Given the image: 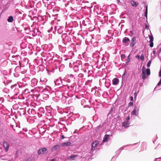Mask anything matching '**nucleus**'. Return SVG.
Listing matches in <instances>:
<instances>
[{"instance_id":"nucleus-1","label":"nucleus","mask_w":161,"mask_h":161,"mask_svg":"<svg viewBox=\"0 0 161 161\" xmlns=\"http://www.w3.org/2000/svg\"><path fill=\"white\" fill-rule=\"evenodd\" d=\"M54 53L52 52L51 53V57L54 58V62L55 63H52V61H51V69L52 68L53 69V70L54 71L55 69H57L58 68L59 69V67L58 66H57L56 63H58V61H56V59L55 58V57H54L55 55ZM53 59H52L51 58V61H53Z\"/></svg>"},{"instance_id":"nucleus-2","label":"nucleus","mask_w":161,"mask_h":161,"mask_svg":"<svg viewBox=\"0 0 161 161\" xmlns=\"http://www.w3.org/2000/svg\"><path fill=\"white\" fill-rule=\"evenodd\" d=\"M139 108V106L135 105L134 106L133 110L131 113V114L132 115H135L136 116H138Z\"/></svg>"},{"instance_id":"nucleus-3","label":"nucleus","mask_w":161,"mask_h":161,"mask_svg":"<svg viewBox=\"0 0 161 161\" xmlns=\"http://www.w3.org/2000/svg\"><path fill=\"white\" fill-rule=\"evenodd\" d=\"M79 158V156L78 155L73 154L68 157L67 158V160L69 161H71L73 160H76Z\"/></svg>"},{"instance_id":"nucleus-4","label":"nucleus","mask_w":161,"mask_h":161,"mask_svg":"<svg viewBox=\"0 0 161 161\" xmlns=\"http://www.w3.org/2000/svg\"><path fill=\"white\" fill-rule=\"evenodd\" d=\"M47 149L45 147H42L40 148L37 151L39 155L45 154L48 152Z\"/></svg>"},{"instance_id":"nucleus-5","label":"nucleus","mask_w":161,"mask_h":161,"mask_svg":"<svg viewBox=\"0 0 161 161\" xmlns=\"http://www.w3.org/2000/svg\"><path fill=\"white\" fill-rule=\"evenodd\" d=\"M53 14L52 15V17H54L53 18L55 19L57 17L58 15V13L59 11V9L56 7L53 8Z\"/></svg>"},{"instance_id":"nucleus-6","label":"nucleus","mask_w":161,"mask_h":161,"mask_svg":"<svg viewBox=\"0 0 161 161\" xmlns=\"http://www.w3.org/2000/svg\"><path fill=\"white\" fill-rule=\"evenodd\" d=\"M72 143L70 142H65L61 143V146L62 147H67L69 146H72Z\"/></svg>"},{"instance_id":"nucleus-7","label":"nucleus","mask_w":161,"mask_h":161,"mask_svg":"<svg viewBox=\"0 0 161 161\" xmlns=\"http://www.w3.org/2000/svg\"><path fill=\"white\" fill-rule=\"evenodd\" d=\"M142 79L143 80H145L147 77L146 76V74L145 71V68L144 66H143L142 69Z\"/></svg>"},{"instance_id":"nucleus-8","label":"nucleus","mask_w":161,"mask_h":161,"mask_svg":"<svg viewBox=\"0 0 161 161\" xmlns=\"http://www.w3.org/2000/svg\"><path fill=\"white\" fill-rule=\"evenodd\" d=\"M3 146L5 148V151L6 152L8 151L9 146V144L7 142H3Z\"/></svg>"},{"instance_id":"nucleus-9","label":"nucleus","mask_w":161,"mask_h":161,"mask_svg":"<svg viewBox=\"0 0 161 161\" xmlns=\"http://www.w3.org/2000/svg\"><path fill=\"white\" fill-rule=\"evenodd\" d=\"M107 124L106 123H103L102 125H100L97 127V129H99L100 128H102V130H104L106 129V127H105Z\"/></svg>"},{"instance_id":"nucleus-10","label":"nucleus","mask_w":161,"mask_h":161,"mask_svg":"<svg viewBox=\"0 0 161 161\" xmlns=\"http://www.w3.org/2000/svg\"><path fill=\"white\" fill-rule=\"evenodd\" d=\"M149 38L150 40L149 42L150 43L149 45L151 47H152L153 46V38L152 36L150 35L149 36Z\"/></svg>"},{"instance_id":"nucleus-11","label":"nucleus","mask_w":161,"mask_h":161,"mask_svg":"<svg viewBox=\"0 0 161 161\" xmlns=\"http://www.w3.org/2000/svg\"><path fill=\"white\" fill-rule=\"evenodd\" d=\"M136 40V38L135 37H134L132 39L131 42L130 44V46L131 47H133L134 45L136 44V42H135Z\"/></svg>"},{"instance_id":"nucleus-12","label":"nucleus","mask_w":161,"mask_h":161,"mask_svg":"<svg viewBox=\"0 0 161 161\" xmlns=\"http://www.w3.org/2000/svg\"><path fill=\"white\" fill-rule=\"evenodd\" d=\"M119 82V80L117 78H114L112 80L113 84L114 85H118Z\"/></svg>"},{"instance_id":"nucleus-13","label":"nucleus","mask_w":161,"mask_h":161,"mask_svg":"<svg viewBox=\"0 0 161 161\" xmlns=\"http://www.w3.org/2000/svg\"><path fill=\"white\" fill-rule=\"evenodd\" d=\"M130 124L129 121H125L123 123L122 127L127 128L129 126Z\"/></svg>"},{"instance_id":"nucleus-14","label":"nucleus","mask_w":161,"mask_h":161,"mask_svg":"<svg viewBox=\"0 0 161 161\" xmlns=\"http://www.w3.org/2000/svg\"><path fill=\"white\" fill-rule=\"evenodd\" d=\"M46 110H47V112L46 113V115L47 116H49V115H50V106H46Z\"/></svg>"},{"instance_id":"nucleus-15","label":"nucleus","mask_w":161,"mask_h":161,"mask_svg":"<svg viewBox=\"0 0 161 161\" xmlns=\"http://www.w3.org/2000/svg\"><path fill=\"white\" fill-rule=\"evenodd\" d=\"M109 135L106 134L104 136L103 138V142H108V136H109Z\"/></svg>"},{"instance_id":"nucleus-16","label":"nucleus","mask_w":161,"mask_h":161,"mask_svg":"<svg viewBox=\"0 0 161 161\" xmlns=\"http://www.w3.org/2000/svg\"><path fill=\"white\" fill-rule=\"evenodd\" d=\"M14 20V18L12 16H9L7 19V21H8V22L10 23L12 22Z\"/></svg>"},{"instance_id":"nucleus-17","label":"nucleus","mask_w":161,"mask_h":161,"mask_svg":"<svg viewBox=\"0 0 161 161\" xmlns=\"http://www.w3.org/2000/svg\"><path fill=\"white\" fill-rule=\"evenodd\" d=\"M130 40L129 38L127 37H124L122 40V42L123 43H126L130 41Z\"/></svg>"},{"instance_id":"nucleus-18","label":"nucleus","mask_w":161,"mask_h":161,"mask_svg":"<svg viewBox=\"0 0 161 161\" xmlns=\"http://www.w3.org/2000/svg\"><path fill=\"white\" fill-rule=\"evenodd\" d=\"M145 12L144 13V16L146 17V19H147V12H148V8H147V5L145 7Z\"/></svg>"},{"instance_id":"nucleus-19","label":"nucleus","mask_w":161,"mask_h":161,"mask_svg":"<svg viewBox=\"0 0 161 161\" xmlns=\"http://www.w3.org/2000/svg\"><path fill=\"white\" fill-rule=\"evenodd\" d=\"M52 100L55 102H57L59 100L58 97H53L52 98Z\"/></svg>"},{"instance_id":"nucleus-20","label":"nucleus","mask_w":161,"mask_h":161,"mask_svg":"<svg viewBox=\"0 0 161 161\" xmlns=\"http://www.w3.org/2000/svg\"><path fill=\"white\" fill-rule=\"evenodd\" d=\"M97 145L93 142L92 144V150H94Z\"/></svg>"},{"instance_id":"nucleus-21","label":"nucleus","mask_w":161,"mask_h":161,"mask_svg":"<svg viewBox=\"0 0 161 161\" xmlns=\"http://www.w3.org/2000/svg\"><path fill=\"white\" fill-rule=\"evenodd\" d=\"M60 146H61V145H55L53 147L52 149L54 150H57V149L59 148Z\"/></svg>"},{"instance_id":"nucleus-22","label":"nucleus","mask_w":161,"mask_h":161,"mask_svg":"<svg viewBox=\"0 0 161 161\" xmlns=\"http://www.w3.org/2000/svg\"><path fill=\"white\" fill-rule=\"evenodd\" d=\"M125 146H124V147H122V148H120V149H119L118 150L116 151V153H118V154H119L120 153H121V151H122V150H123L124 149V148H125Z\"/></svg>"},{"instance_id":"nucleus-23","label":"nucleus","mask_w":161,"mask_h":161,"mask_svg":"<svg viewBox=\"0 0 161 161\" xmlns=\"http://www.w3.org/2000/svg\"><path fill=\"white\" fill-rule=\"evenodd\" d=\"M59 80L57 79L56 81H54L53 83H52V85L54 84L55 85L60 84V83H59Z\"/></svg>"},{"instance_id":"nucleus-24","label":"nucleus","mask_w":161,"mask_h":161,"mask_svg":"<svg viewBox=\"0 0 161 161\" xmlns=\"http://www.w3.org/2000/svg\"><path fill=\"white\" fill-rule=\"evenodd\" d=\"M19 87H17L14 88V91L15 93V94L16 95L18 93H19Z\"/></svg>"},{"instance_id":"nucleus-25","label":"nucleus","mask_w":161,"mask_h":161,"mask_svg":"<svg viewBox=\"0 0 161 161\" xmlns=\"http://www.w3.org/2000/svg\"><path fill=\"white\" fill-rule=\"evenodd\" d=\"M17 87H19V85L18 84H15L14 85H12L11 86V88L12 89L14 90V88Z\"/></svg>"},{"instance_id":"nucleus-26","label":"nucleus","mask_w":161,"mask_h":161,"mask_svg":"<svg viewBox=\"0 0 161 161\" xmlns=\"http://www.w3.org/2000/svg\"><path fill=\"white\" fill-rule=\"evenodd\" d=\"M146 71L147 76H149L150 75V70L149 69H147Z\"/></svg>"},{"instance_id":"nucleus-27","label":"nucleus","mask_w":161,"mask_h":161,"mask_svg":"<svg viewBox=\"0 0 161 161\" xmlns=\"http://www.w3.org/2000/svg\"><path fill=\"white\" fill-rule=\"evenodd\" d=\"M126 62L125 64L126 65L127 64L129 63L130 61V55H129L127 59H126Z\"/></svg>"},{"instance_id":"nucleus-28","label":"nucleus","mask_w":161,"mask_h":161,"mask_svg":"<svg viewBox=\"0 0 161 161\" xmlns=\"http://www.w3.org/2000/svg\"><path fill=\"white\" fill-rule=\"evenodd\" d=\"M43 97L44 98H45V99H46V98H49V94L44 93L43 94Z\"/></svg>"},{"instance_id":"nucleus-29","label":"nucleus","mask_w":161,"mask_h":161,"mask_svg":"<svg viewBox=\"0 0 161 161\" xmlns=\"http://www.w3.org/2000/svg\"><path fill=\"white\" fill-rule=\"evenodd\" d=\"M50 57L48 56H47L46 57V59H45V60L46 61V62L47 63H49L50 62Z\"/></svg>"},{"instance_id":"nucleus-30","label":"nucleus","mask_w":161,"mask_h":161,"mask_svg":"<svg viewBox=\"0 0 161 161\" xmlns=\"http://www.w3.org/2000/svg\"><path fill=\"white\" fill-rule=\"evenodd\" d=\"M151 62H152V60L151 59L149 60L148 61V62H147V67H150Z\"/></svg>"},{"instance_id":"nucleus-31","label":"nucleus","mask_w":161,"mask_h":161,"mask_svg":"<svg viewBox=\"0 0 161 161\" xmlns=\"http://www.w3.org/2000/svg\"><path fill=\"white\" fill-rule=\"evenodd\" d=\"M55 3H56L54 0H51V6H54L55 4Z\"/></svg>"},{"instance_id":"nucleus-32","label":"nucleus","mask_w":161,"mask_h":161,"mask_svg":"<svg viewBox=\"0 0 161 161\" xmlns=\"http://www.w3.org/2000/svg\"><path fill=\"white\" fill-rule=\"evenodd\" d=\"M44 92H45V93L47 94H50V92L48 90V89H45V91H44Z\"/></svg>"},{"instance_id":"nucleus-33","label":"nucleus","mask_w":161,"mask_h":161,"mask_svg":"<svg viewBox=\"0 0 161 161\" xmlns=\"http://www.w3.org/2000/svg\"><path fill=\"white\" fill-rule=\"evenodd\" d=\"M78 76L79 77L81 78H82L83 77L84 75L82 73H80L78 75Z\"/></svg>"},{"instance_id":"nucleus-34","label":"nucleus","mask_w":161,"mask_h":161,"mask_svg":"<svg viewBox=\"0 0 161 161\" xmlns=\"http://www.w3.org/2000/svg\"><path fill=\"white\" fill-rule=\"evenodd\" d=\"M140 59L141 60L143 61L144 59V56L143 54L140 57Z\"/></svg>"},{"instance_id":"nucleus-35","label":"nucleus","mask_w":161,"mask_h":161,"mask_svg":"<svg viewBox=\"0 0 161 161\" xmlns=\"http://www.w3.org/2000/svg\"><path fill=\"white\" fill-rule=\"evenodd\" d=\"M25 161H32V159L31 157L29 158L26 160Z\"/></svg>"},{"instance_id":"nucleus-36","label":"nucleus","mask_w":161,"mask_h":161,"mask_svg":"<svg viewBox=\"0 0 161 161\" xmlns=\"http://www.w3.org/2000/svg\"><path fill=\"white\" fill-rule=\"evenodd\" d=\"M133 105V103L132 102H130L129 103V106H131Z\"/></svg>"},{"instance_id":"nucleus-37","label":"nucleus","mask_w":161,"mask_h":161,"mask_svg":"<svg viewBox=\"0 0 161 161\" xmlns=\"http://www.w3.org/2000/svg\"><path fill=\"white\" fill-rule=\"evenodd\" d=\"M121 58L122 59H124V58H125V56L124 54H121Z\"/></svg>"},{"instance_id":"nucleus-38","label":"nucleus","mask_w":161,"mask_h":161,"mask_svg":"<svg viewBox=\"0 0 161 161\" xmlns=\"http://www.w3.org/2000/svg\"><path fill=\"white\" fill-rule=\"evenodd\" d=\"M161 85V78H160V81H159V82H158V83L157 85V86H160V85Z\"/></svg>"},{"instance_id":"nucleus-39","label":"nucleus","mask_w":161,"mask_h":161,"mask_svg":"<svg viewBox=\"0 0 161 161\" xmlns=\"http://www.w3.org/2000/svg\"><path fill=\"white\" fill-rule=\"evenodd\" d=\"M93 142L97 145L99 143V142L97 140L95 142Z\"/></svg>"},{"instance_id":"nucleus-40","label":"nucleus","mask_w":161,"mask_h":161,"mask_svg":"<svg viewBox=\"0 0 161 161\" xmlns=\"http://www.w3.org/2000/svg\"><path fill=\"white\" fill-rule=\"evenodd\" d=\"M22 130L24 131L25 132H26L28 131V130H27V128H24Z\"/></svg>"},{"instance_id":"nucleus-41","label":"nucleus","mask_w":161,"mask_h":161,"mask_svg":"<svg viewBox=\"0 0 161 161\" xmlns=\"http://www.w3.org/2000/svg\"><path fill=\"white\" fill-rule=\"evenodd\" d=\"M131 3H132V5L133 6H135V5H136V2L134 1H132V2Z\"/></svg>"},{"instance_id":"nucleus-42","label":"nucleus","mask_w":161,"mask_h":161,"mask_svg":"<svg viewBox=\"0 0 161 161\" xmlns=\"http://www.w3.org/2000/svg\"><path fill=\"white\" fill-rule=\"evenodd\" d=\"M32 114H34L35 113V111L34 109H32L31 111Z\"/></svg>"},{"instance_id":"nucleus-43","label":"nucleus","mask_w":161,"mask_h":161,"mask_svg":"<svg viewBox=\"0 0 161 161\" xmlns=\"http://www.w3.org/2000/svg\"><path fill=\"white\" fill-rule=\"evenodd\" d=\"M130 117L129 116H127L126 118V121H129V120H130Z\"/></svg>"},{"instance_id":"nucleus-44","label":"nucleus","mask_w":161,"mask_h":161,"mask_svg":"<svg viewBox=\"0 0 161 161\" xmlns=\"http://www.w3.org/2000/svg\"><path fill=\"white\" fill-rule=\"evenodd\" d=\"M35 81L36 82V84L37 80L36 79H33V80H31L32 83L33 82H35Z\"/></svg>"},{"instance_id":"nucleus-45","label":"nucleus","mask_w":161,"mask_h":161,"mask_svg":"<svg viewBox=\"0 0 161 161\" xmlns=\"http://www.w3.org/2000/svg\"><path fill=\"white\" fill-rule=\"evenodd\" d=\"M159 76L161 77V69H160L159 72Z\"/></svg>"},{"instance_id":"nucleus-46","label":"nucleus","mask_w":161,"mask_h":161,"mask_svg":"<svg viewBox=\"0 0 161 161\" xmlns=\"http://www.w3.org/2000/svg\"><path fill=\"white\" fill-rule=\"evenodd\" d=\"M55 93L54 92H53L52 93H51V96H54L55 95Z\"/></svg>"},{"instance_id":"nucleus-47","label":"nucleus","mask_w":161,"mask_h":161,"mask_svg":"<svg viewBox=\"0 0 161 161\" xmlns=\"http://www.w3.org/2000/svg\"><path fill=\"white\" fill-rule=\"evenodd\" d=\"M126 70H125V72H124V74H123L122 75V78H123V77L124 76V77L125 76V75L126 74Z\"/></svg>"},{"instance_id":"nucleus-48","label":"nucleus","mask_w":161,"mask_h":161,"mask_svg":"<svg viewBox=\"0 0 161 161\" xmlns=\"http://www.w3.org/2000/svg\"><path fill=\"white\" fill-rule=\"evenodd\" d=\"M61 139H64L65 138L64 136L63 135H61Z\"/></svg>"},{"instance_id":"nucleus-49","label":"nucleus","mask_w":161,"mask_h":161,"mask_svg":"<svg viewBox=\"0 0 161 161\" xmlns=\"http://www.w3.org/2000/svg\"><path fill=\"white\" fill-rule=\"evenodd\" d=\"M3 157V156H0V158H1L2 159L5 160V159Z\"/></svg>"},{"instance_id":"nucleus-50","label":"nucleus","mask_w":161,"mask_h":161,"mask_svg":"<svg viewBox=\"0 0 161 161\" xmlns=\"http://www.w3.org/2000/svg\"><path fill=\"white\" fill-rule=\"evenodd\" d=\"M161 52V47L160 48L159 50V53H160Z\"/></svg>"},{"instance_id":"nucleus-51","label":"nucleus","mask_w":161,"mask_h":161,"mask_svg":"<svg viewBox=\"0 0 161 161\" xmlns=\"http://www.w3.org/2000/svg\"><path fill=\"white\" fill-rule=\"evenodd\" d=\"M130 100L132 101H133V97H131Z\"/></svg>"},{"instance_id":"nucleus-52","label":"nucleus","mask_w":161,"mask_h":161,"mask_svg":"<svg viewBox=\"0 0 161 161\" xmlns=\"http://www.w3.org/2000/svg\"><path fill=\"white\" fill-rule=\"evenodd\" d=\"M153 54H155L156 53V51H155V50H153Z\"/></svg>"},{"instance_id":"nucleus-53","label":"nucleus","mask_w":161,"mask_h":161,"mask_svg":"<svg viewBox=\"0 0 161 161\" xmlns=\"http://www.w3.org/2000/svg\"><path fill=\"white\" fill-rule=\"evenodd\" d=\"M145 27L146 29H147L148 28V26L147 25H146Z\"/></svg>"},{"instance_id":"nucleus-54","label":"nucleus","mask_w":161,"mask_h":161,"mask_svg":"<svg viewBox=\"0 0 161 161\" xmlns=\"http://www.w3.org/2000/svg\"><path fill=\"white\" fill-rule=\"evenodd\" d=\"M51 161H55V159L54 158H53L51 159Z\"/></svg>"},{"instance_id":"nucleus-55","label":"nucleus","mask_w":161,"mask_h":161,"mask_svg":"<svg viewBox=\"0 0 161 161\" xmlns=\"http://www.w3.org/2000/svg\"><path fill=\"white\" fill-rule=\"evenodd\" d=\"M117 2H118V3H119V2H120V1H119V0H117Z\"/></svg>"},{"instance_id":"nucleus-56","label":"nucleus","mask_w":161,"mask_h":161,"mask_svg":"<svg viewBox=\"0 0 161 161\" xmlns=\"http://www.w3.org/2000/svg\"><path fill=\"white\" fill-rule=\"evenodd\" d=\"M51 31L52 30H53V27H51Z\"/></svg>"},{"instance_id":"nucleus-57","label":"nucleus","mask_w":161,"mask_h":161,"mask_svg":"<svg viewBox=\"0 0 161 161\" xmlns=\"http://www.w3.org/2000/svg\"><path fill=\"white\" fill-rule=\"evenodd\" d=\"M50 30H48V32H50Z\"/></svg>"},{"instance_id":"nucleus-58","label":"nucleus","mask_w":161,"mask_h":161,"mask_svg":"<svg viewBox=\"0 0 161 161\" xmlns=\"http://www.w3.org/2000/svg\"><path fill=\"white\" fill-rule=\"evenodd\" d=\"M47 119H49V120H50V118H49L47 117Z\"/></svg>"},{"instance_id":"nucleus-59","label":"nucleus","mask_w":161,"mask_h":161,"mask_svg":"<svg viewBox=\"0 0 161 161\" xmlns=\"http://www.w3.org/2000/svg\"><path fill=\"white\" fill-rule=\"evenodd\" d=\"M137 57H138V58H139V57H140V56H139V55H137Z\"/></svg>"},{"instance_id":"nucleus-60","label":"nucleus","mask_w":161,"mask_h":161,"mask_svg":"<svg viewBox=\"0 0 161 161\" xmlns=\"http://www.w3.org/2000/svg\"><path fill=\"white\" fill-rule=\"evenodd\" d=\"M91 81L90 80H88V83H89V81Z\"/></svg>"},{"instance_id":"nucleus-61","label":"nucleus","mask_w":161,"mask_h":161,"mask_svg":"<svg viewBox=\"0 0 161 161\" xmlns=\"http://www.w3.org/2000/svg\"><path fill=\"white\" fill-rule=\"evenodd\" d=\"M137 143H134V144H133V145H136V144Z\"/></svg>"},{"instance_id":"nucleus-62","label":"nucleus","mask_w":161,"mask_h":161,"mask_svg":"<svg viewBox=\"0 0 161 161\" xmlns=\"http://www.w3.org/2000/svg\"><path fill=\"white\" fill-rule=\"evenodd\" d=\"M48 160H49V161H50V159H48Z\"/></svg>"},{"instance_id":"nucleus-63","label":"nucleus","mask_w":161,"mask_h":161,"mask_svg":"<svg viewBox=\"0 0 161 161\" xmlns=\"http://www.w3.org/2000/svg\"><path fill=\"white\" fill-rule=\"evenodd\" d=\"M70 76H72V77H73V75H71Z\"/></svg>"},{"instance_id":"nucleus-64","label":"nucleus","mask_w":161,"mask_h":161,"mask_svg":"<svg viewBox=\"0 0 161 161\" xmlns=\"http://www.w3.org/2000/svg\"><path fill=\"white\" fill-rule=\"evenodd\" d=\"M51 47H52V44H51Z\"/></svg>"}]
</instances>
